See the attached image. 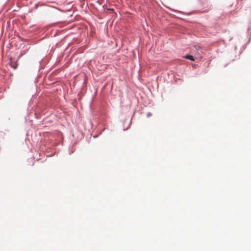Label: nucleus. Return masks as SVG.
Segmentation results:
<instances>
[{
    "label": "nucleus",
    "mask_w": 251,
    "mask_h": 251,
    "mask_svg": "<svg viewBox=\"0 0 251 251\" xmlns=\"http://www.w3.org/2000/svg\"><path fill=\"white\" fill-rule=\"evenodd\" d=\"M185 58L188 59H190L192 61H194V58L193 56L191 55H187L185 56Z\"/></svg>",
    "instance_id": "1"
},
{
    "label": "nucleus",
    "mask_w": 251,
    "mask_h": 251,
    "mask_svg": "<svg viewBox=\"0 0 251 251\" xmlns=\"http://www.w3.org/2000/svg\"><path fill=\"white\" fill-rule=\"evenodd\" d=\"M11 65L12 67L14 69H15L17 68V64H16V63H14V64H13V63L11 62Z\"/></svg>",
    "instance_id": "2"
}]
</instances>
